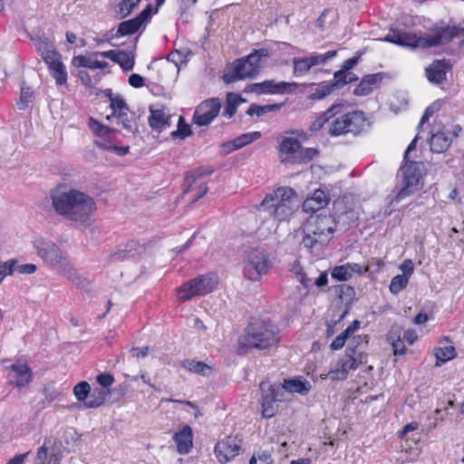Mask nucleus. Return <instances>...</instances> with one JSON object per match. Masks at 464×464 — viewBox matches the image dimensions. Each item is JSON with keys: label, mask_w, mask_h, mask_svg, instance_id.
<instances>
[{"label": "nucleus", "mask_w": 464, "mask_h": 464, "mask_svg": "<svg viewBox=\"0 0 464 464\" xmlns=\"http://www.w3.org/2000/svg\"><path fill=\"white\" fill-rule=\"evenodd\" d=\"M279 340L276 324L268 319H255L238 340V353H245L248 349L265 350L277 344Z\"/></svg>", "instance_id": "obj_3"}, {"label": "nucleus", "mask_w": 464, "mask_h": 464, "mask_svg": "<svg viewBox=\"0 0 464 464\" xmlns=\"http://www.w3.org/2000/svg\"><path fill=\"white\" fill-rule=\"evenodd\" d=\"M318 154V150L314 148H304L301 146L300 157L296 160V164L307 163L314 160Z\"/></svg>", "instance_id": "obj_53"}, {"label": "nucleus", "mask_w": 464, "mask_h": 464, "mask_svg": "<svg viewBox=\"0 0 464 464\" xmlns=\"http://www.w3.org/2000/svg\"><path fill=\"white\" fill-rule=\"evenodd\" d=\"M213 173V169L201 167L197 169L188 173L185 178V182L187 184V188L185 192L192 191L193 185L200 180L202 178L206 176H209Z\"/></svg>", "instance_id": "obj_32"}, {"label": "nucleus", "mask_w": 464, "mask_h": 464, "mask_svg": "<svg viewBox=\"0 0 464 464\" xmlns=\"http://www.w3.org/2000/svg\"><path fill=\"white\" fill-rule=\"evenodd\" d=\"M346 70L344 69H341L339 71H337L336 72H334V82H332L333 84H334V88H337V89H340L342 88L343 85H345V74H346Z\"/></svg>", "instance_id": "obj_56"}, {"label": "nucleus", "mask_w": 464, "mask_h": 464, "mask_svg": "<svg viewBox=\"0 0 464 464\" xmlns=\"http://www.w3.org/2000/svg\"><path fill=\"white\" fill-rule=\"evenodd\" d=\"M96 379L97 382L103 388L110 387L114 382V378L110 373H101Z\"/></svg>", "instance_id": "obj_57"}, {"label": "nucleus", "mask_w": 464, "mask_h": 464, "mask_svg": "<svg viewBox=\"0 0 464 464\" xmlns=\"http://www.w3.org/2000/svg\"><path fill=\"white\" fill-rule=\"evenodd\" d=\"M347 264L349 266L352 275H353V274L362 275L368 271L367 266L363 267L357 263H347Z\"/></svg>", "instance_id": "obj_61"}, {"label": "nucleus", "mask_w": 464, "mask_h": 464, "mask_svg": "<svg viewBox=\"0 0 464 464\" xmlns=\"http://www.w3.org/2000/svg\"><path fill=\"white\" fill-rule=\"evenodd\" d=\"M435 356L437 359L436 366H440L442 363L453 359L456 356V351L452 345L438 347L435 350Z\"/></svg>", "instance_id": "obj_36"}, {"label": "nucleus", "mask_w": 464, "mask_h": 464, "mask_svg": "<svg viewBox=\"0 0 464 464\" xmlns=\"http://www.w3.org/2000/svg\"><path fill=\"white\" fill-rule=\"evenodd\" d=\"M191 134L190 126L185 122V120L182 116L179 117L178 127L177 130L171 132L173 137H179L180 139H185L186 137Z\"/></svg>", "instance_id": "obj_50"}, {"label": "nucleus", "mask_w": 464, "mask_h": 464, "mask_svg": "<svg viewBox=\"0 0 464 464\" xmlns=\"http://www.w3.org/2000/svg\"><path fill=\"white\" fill-rule=\"evenodd\" d=\"M451 139L443 131L432 133L430 139V148L434 153H441L446 151L451 145Z\"/></svg>", "instance_id": "obj_29"}, {"label": "nucleus", "mask_w": 464, "mask_h": 464, "mask_svg": "<svg viewBox=\"0 0 464 464\" xmlns=\"http://www.w3.org/2000/svg\"><path fill=\"white\" fill-rule=\"evenodd\" d=\"M117 124L121 125L128 133H135L138 130L135 116L128 111L116 114Z\"/></svg>", "instance_id": "obj_33"}, {"label": "nucleus", "mask_w": 464, "mask_h": 464, "mask_svg": "<svg viewBox=\"0 0 464 464\" xmlns=\"http://www.w3.org/2000/svg\"><path fill=\"white\" fill-rule=\"evenodd\" d=\"M243 102L244 100L241 98L240 95L229 92L227 96V106L225 108L223 115L227 116V118H231L232 116H234L237 111V105H239Z\"/></svg>", "instance_id": "obj_38"}, {"label": "nucleus", "mask_w": 464, "mask_h": 464, "mask_svg": "<svg viewBox=\"0 0 464 464\" xmlns=\"http://www.w3.org/2000/svg\"><path fill=\"white\" fill-rule=\"evenodd\" d=\"M140 2V0H122L119 5L120 13L123 16H127L128 14H130L132 12V10L136 6H138Z\"/></svg>", "instance_id": "obj_55"}, {"label": "nucleus", "mask_w": 464, "mask_h": 464, "mask_svg": "<svg viewBox=\"0 0 464 464\" xmlns=\"http://www.w3.org/2000/svg\"><path fill=\"white\" fill-rule=\"evenodd\" d=\"M335 228L331 216L312 215L304 225L302 244L305 248L322 247L329 243Z\"/></svg>", "instance_id": "obj_4"}, {"label": "nucleus", "mask_w": 464, "mask_h": 464, "mask_svg": "<svg viewBox=\"0 0 464 464\" xmlns=\"http://www.w3.org/2000/svg\"><path fill=\"white\" fill-rule=\"evenodd\" d=\"M72 64L75 67H85L92 70L105 69L108 66V63L106 62L93 60L92 57H86L83 55L75 56L72 59Z\"/></svg>", "instance_id": "obj_34"}, {"label": "nucleus", "mask_w": 464, "mask_h": 464, "mask_svg": "<svg viewBox=\"0 0 464 464\" xmlns=\"http://www.w3.org/2000/svg\"><path fill=\"white\" fill-rule=\"evenodd\" d=\"M131 355L136 358H144L149 353V347L145 346L142 348L135 347L130 350Z\"/></svg>", "instance_id": "obj_62"}, {"label": "nucleus", "mask_w": 464, "mask_h": 464, "mask_svg": "<svg viewBox=\"0 0 464 464\" xmlns=\"http://www.w3.org/2000/svg\"><path fill=\"white\" fill-rule=\"evenodd\" d=\"M107 392L102 389H94L92 392H90L89 398L85 401V407L97 408L102 405L107 397Z\"/></svg>", "instance_id": "obj_37"}, {"label": "nucleus", "mask_w": 464, "mask_h": 464, "mask_svg": "<svg viewBox=\"0 0 464 464\" xmlns=\"http://www.w3.org/2000/svg\"><path fill=\"white\" fill-rule=\"evenodd\" d=\"M16 259H9L5 262H0V284L5 276H11L15 271Z\"/></svg>", "instance_id": "obj_51"}, {"label": "nucleus", "mask_w": 464, "mask_h": 464, "mask_svg": "<svg viewBox=\"0 0 464 464\" xmlns=\"http://www.w3.org/2000/svg\"><path fill=\"white\" fill-rule=\"evenodd\" d=\"M111 108L112 110V116L124 111H128V106L125 101L120 95L110 94Z\"/></svg>", "instance_id": "obj_47"}, {"label": "nucleus", "mask_w": 464, "mask_h": 464, "mask_svg": "<svg viewBox=\"0 0 464 464\" xmlns=\"http://www.w3.org/2000/svg\"><path fill=\"white\" fill-rule=\"evenodd\" d=\"M269 267L270 261L264 250L253 248L246 255L244 259V274L249 280H258L268 272Z\"/></svg>", "instance_id": "obj_11"}, {"label": "nucleus", "mask_w": 464, "mask_h": 464, "mask_svg": "<svg viewBox=\"0 0 464 464\" xmlns=\"http://www.w3.org/2000/svg\"><path fill=\"white\" fill-rule=\"evenodd\" d=\"M220 106V101L218 98L204 101L194 112L193 123L198 126L208 125L219 113Z\"/></svg>", "instance_id": "obj_16"}, {"label": "nucleus", "mask_w": 464, "mask_h": 464, "mask_svg": "<svg viewBox=\"0 0 464 464\" xmlns=\"http://www.w3.org/2000/svg\"><path fill=\"white\" fill-rule=\"evenodd\" d=\"M261 137V133L259 131H252L248 133L241 134L240 136L234 139L232 141L233 150L240 149Z\"/></svg>", "instance_id": "obj_39"}, {"label": "nucleus", "mask_w": 464, "mask_h": 464, "mask_svg": "<svg viewBox=\"0 0 464 464\" xmlns=\"http://www.w3.org/2000/svg\"><path fill=\"white\" fill-rule=\"evenodd\" d=\"M91 386L87 382H81L73 388V393L75 397L78 401H83L84 404L89 398Z\"/></svg>", "instance_id": "obj_42"}, {"label": "nucleus", "mask_w": 464, "mask_h": 464, "mask_svg": "<svg viewBox=\"0 0 464 464\" xmlns=\"http://www.w3.org/2000/svg\"><path fill=\"white\" fill-rule=\"evenodd\" d=\"M140 246L135 242L129 243L124 248L118 249L108 256V259L111 262L123 261L129 257L134 256L140 253Z\"/></svg>", "instance_id": "obj_31"}, {"label": "nucleus", "mask_w": 464, "mask_h": 464, "mask_svg": "<svg viewBox=\"0 0 464 464\" xmlns=\"http://www.w3.org/2000/svg\"><path fill=\"white\" fill-rule=\"evenodd\" d=\"M150 116L149 117V124L153 130L162 131L167 126L170 125V115L164 110L150 109Z\"/></svg>", "instance_id": "obj_25"}, {"label": "nucleus", "mask_w": 464, "mask_h": 464, "mask_svg": "<svg viewBox=\"0 0 464 464\" xmlns=\"http://www.w3.org/2000/svg\"><path fill=\"white\" fill-rule=\"evenodd\" d=\"M337 52L335 50L328 51L323 54L314 53L311 56H307L312 67L316 65L324 64L328 60L334 58L336 55Z\"/></svg>", "instance_id": "obj_46"}, {"label": "nucleus", "mask_w": 464, "mask_h": 464, "mask_svg": "<svg viewBox=\"0 0 464 464\" xmlns=\"http://www.w3.org/2000/svg\"><path fill=\"white\" fill-rule=\"evenodd\" d=\"M33 95L34 92L32 88L22 87L20 99L16 103L17 109L21 111L25 110L28 107L29 103L32 102Z\"/></svg>", "instance_id": "obj_44"}, {"label": "nucleus", "mask_w": 464, "mask_h": 464, "mask_svg": "<svg viewBox=\"0 0 464 464\" xmlns=\"http://www.w3.org/2000/svg\"><path fill=\"white\" fill-rule=\"evenodd\" d=\"M262 206L279 221L285 220L298 207L296 193L289 187L278 188L264 198Z\"/></svg>", "instance_id": "obj_5"}, {"label": "nucleus", "mask_w": 464, "mask_h": 464, "mask_svg": "<svg viewBox=\"0 0 464 464\" xmlns=\"http://www.w3.org/2000/svg\"><path fill=\"white\" fill-rule=\"evenodd\" d=\"M260 390L262 391V416L266 419L272 418L277 411L276 402L284 400L283 388L277 384L262 382Z\"/></svg>", "instance_id": "obj_13"}, {"label": "nucleus", "mask_w": 464, "mask_h": 464, "mask_svg": "<svg viewBox=\"0 0 464 464\" xmlns=\"http://www.w3.org/2000/svg\"><path fill=\"white\" fill-rule=\"evenodd\" d=\"M400 172L403 179V187L399 191L397 198H402L420 188V181L424 174V166L420 161L405 160Z\"/></svg>", "instance_id": "obj_12"}, {"label": "nucleus", "mask_w": 464, "mask_h": 464, "mask_svg": "<svg viewBox=\"0 0 464 464\" xmlns=\"http://www.w3.org/2000/svg\"><path fill=\"white\" fill-rule=\"evenodd\" d=\"M217 284L215 276L201 275L184 283L177 289L178 299L180 302H187L197 295H205L212 292Z\"/></svg>", "instance_id": "obj_10"}, {"label": "nucleus", "mask_w": 464, "mask_h": 464, "mask_svg": "<svg viewBox=\"0 0 464 464\" xmlns=\"http://www.w3.org/2000/svg\"><path fill=\"white\" fill-rule=\"evenodd\" d=\"M29 454L30 451L25 452L24 454L16 455L15 457L9 459L6 464H23Z\"/></svg>", "instance_id": "obj_63"}, {"label": "nucleus", "mask_w": 464, "mask_h": 464, "mask_svg": "<svg viewBox=\"0 0 464 464\" xmlns=\"http://www.w3.org/2000/svg\"><path fill=\"white\" fill-rule=\"evenodd\" d=\"M50 198L54 211L75 226L88 227L96 214L94 199L78 189L57 188L51 190Z\"/></svg>", "instance_id": "obj_1"}, {"label": "nucleus", "mask_w": 464, "mask_h": 464, "mask_svg": "<svg viewBox=\"0 0 464 464\" xmlns=\"http://www.w3.org/2000/svg\"><path fill=\"white\" fill-rule=\"evenodd\" d=\"M267 49L255 50L249 55L237 60L232 66V71L224 75V81L227 83L237 80L253 78L259 73L262 59L268 57Z\"/></svg>", "instance_id": "obj_7"}, {"label": "nucleus", "mask_w": 464, "mask_h": 464, "mask_svg": "<svg viewBox=\"0 0 464 464\" xmlns=\"http://www.w3.org/2000/svg\"><path fill=\"white\" fill-rule=\"evenodd\" d=\"M329 202V198L322 189H316L311 197H308L303 202V209L304 212H315L324 208Z\"/></svg>", "instance_id": "obj_23"}, {"label": "nucleus", "mask_w": 464, "mask_h": 464, "mask_svg": "<svg viewBox=\"0 0 464 464\" xmlns=\"http://www.w3.org/2000/svg\"><path fill=\"white\" fill-rule=\"evenodd\" d=\"M129 83L135 88H140L144 85V79L140 74L133 73L129 77Z\"/></svg>", "instance_id": "obj_60"}, {"label": "nucleus", "mask_w": 464, "mask_h": 464, "mask_svg": "<svg viewBox=\"0 0 464 464\" xmlns=\"http://www.w3.org/2000/svg\"><path fill=\"white\" fill-rule=\"evenodd\" d=\"M367 125V120L362 111H352L342 114L329 122L328 133L331 136H340L346 133L358 135Z\"/></svg>", "instance_id": "obj_8"}, {"label": "nucleus", "mask_w": 464, "mask_h": 464, "mask_svg": "<svg viewBox=\"0 0 464 464\" xmlns=\"http://www.w3.org/2000/svg\"><path fill=\"white\" fill-rule=\"evenodd\" d=\"M334 89V84L332 82H323L316 88L315 92L310 95L313 100H321L329 95Z\"/></svg>", "instance_id": "obj_45"}, {"label": "nucleus", "mask_w": 464, "mask_h": 464, "mask_svg": "<svg viewBox=\"0 0 464 464\" xmlns=\"http://www.w3.org/2000/svg\"><path fill=\"white\" fill-rule=\"evenodd\" d=\"M177 443L179 453L187 454L192 448V430L189 426H185L182 430L177 432L174 436Z\"/></svg>", "instance_id": "obj_27"}, {"label": "nucleus", "mask_w": 464, "mask_h": 464, "mask_svg": "<svg viewBox=\"0 0 464 464\" xmlns=\"http://www.w3.org/2000/svg\"><path fill=\"white\" fill-rule=\"evenodd\" d=\"M294 73L295 76H302L309 72L312 68V64L308 57L294 58Z\"/></svg>", "instance_id": "obj_41"}, {"label": "nucleus", "mask_w": 464, "mask_h": 464, "mask_svg": "<svg viewBox=\"0 0 464 464\" xmlns=\"http://www.w3.org/2000/svg\"><path fill=\"white\" fill-rule=\"evenodd\" d=\"M351 353H347L339 359V365L342 366V370H330L327 375L334 381L345 380L351 370L358 368L359 364L362 363V358L358 360L357 352L350 348Z\"/></svg>", "instance_id": "obj_19"}, {"label": "nucleus", "mask_w": 464, "mask_h": 464, "mask_svg": "<svg viewBox=\"0 0 464 464\" xmlns=\"http://www.w3.org/2000/svg\"><path fill=\"white\" fill-rule=\"evenodd\" d=\"M32 40L56 83L59 85L65 84L67 82L66 68L61 61V55L56 51L53 43L44 35L33 36Z\"/></svg>", "instance_id": "obj_6"}, {"label": "nucleus", "mask_w": 464, "mask_h": 464, "mask_svg": "<svg viewBox=\"0 0 464 464\" xmlns=\"http://www.w3.org/2000/svg\"><path fill=\"white\" fill-rule=\"evenodd\" d=\"M400 269L402 271L401 276H405L408 279L411 276L414 271V266L411 259L404 260L401 266Z\"/></svg>", "instance_id": "obj_58"}, {"label": "nucleus", "mask_w": 464, "mask_h": 464, "mask_svg": "<svg viewBox=\"0 0 464 464\" xmlns=\"http://www.w3.org/2000/svg\"><path fill=\"white\" fill-rule=\"evenodd\" d=\"M150 14L151 6L148 5L135 18L120 23L116 33L112 34V38H119L135 34L144 23L149 21Z\"/></svg>", "instance_id": "obj_18"}, {"label": "nucleus", "mask_w": 464, "mask_h": 464, "mask_svg": "<svg viewBox=\"0 0 464 464\" xmlns=\"http://www.w3.org/2000/svg\"><path fill=\"white\" fill-rule=\"evenodd\" d=\"M242 440L237 436H227L218 441L214 453L220 464H226L239 455Z\"/></svg>", "instance_id": "obj_15"}, {"label": "nucleus", "mask_w": 464, "mask_h": 464, "mask_svg": "<svg viewBox=\"0 0 464 464\" xmlns=\"http://www.w3.org/2000/svg\"><path fill=\"white\" fill-rule=\"evenodd\" d=\"M331 275L333 278L338 281H347L353 276L348 264L334 267Z\"/></svg>", "instance_id": "obj_43"}, {"label": "nucleus", "mask_w": 464, "mask_h": 464, "mask_svg": "<svg viewBox=\"0 0 464 464\" xmlns=\"http://www.w3.org/2000/svg\"><path fill=\"white\" fill-rule=\"evenodd\" d=\"M56 440L50 437L44 440V444L38 449L35 464H60L62 453L53 449Z\"/></svg>", "instance_id": "obj_20"}, {"label": "nucleus", "mask_w": 464, "mask_h": 464, "mask_svg": "<svg viewBox=\"0 0 464 464\" xmlns=\"http://www.w3.org/2000/svg\"><path fill=\"white\" fill-rule=\"evenodd\" d=\"M92 55L94 57L108 58L118 63L123 71L132 70L134 66V54L131 53L110 50L105 52H96Z\"/></svg>", "instance_id": "obj_21"}, {"label": "nucleus", "mask_w": 464, "mask_h": 464, "mask_svg": "<svg viewBox=\"0 0 464 464\" xmlns=\"http://www.w3.org/2000/svg\"><path fill=\"white\" fill-rule=\"evenodd\" d=\"M280 108H281V104H266V105L251 104L246 111V114H248L249 116L256 115L257 117H260L268 112L279 110Z\"/></svg>", "instance_id": "obj_40"}, {"label": "nucleus", "mask_w": 464, "mask_h": 464, "mask_svg": "<svg viewBox=\"0 0 464 464\" xmlns=\"http://www.w3.org/2000/svg\"><path fill=\"white\" fill-rule=\"evenodd\" d=\"M343 105L341 103L332 105L326 111L319 115L310 125L312 131L320 130L325 123H329L330 120L337 114L342 113Z\"/></svg>", "instance_id": "obj_26"}, {"label": "nucleus", "mask_w": 464, "mask_h": 464, "mask_svg": "<svg viewBox=\"0 0 464 464\" xmlns=\"http://www.w3.org/2000/svg\"><path fill=\"white\" fill-rule=\"evenodd\" d=\"M446 64L441 61H435L426 68V75L430 82L441 83L446 80Z\"/></svg>", "instance_id": "obj_30"}, {"label": "nucleus", "mask_w": 464, "mask_h": 464, "mask_svg": "<svg viewBox=\"0 0 464 464\" xmlns=\"http://www.w3.org/2000/svg\"><path fill=\"white\" fill-rule=\"evenodd\" d=\"M33 246L45 264L68 274L73 269L71 263L63 256L60 247L53 241L40 237L34 240Z\"/></svg>", "instance_id": "obj_9"}, {"label": "nucleus", "mask_w": 464, "mask_h": 464, "mask_svg": "<svg viewBox=\"0 0 464 464\" xmlns=\"http://www.w3.org/2000/svg\"><path fill=\"white\" fill-rule=\"evenodd\" d=\"M37 267L34 264H24V265H17L15 270L18 271L20 274H27L31 275L34 274L36 271Z\"/></svg>", "instance_id": "obj_59"}, {"label": "nucleus", "mask_w": 464, "mask_h": 464, "mask_svg": "<svg viewBox=\"0 0 464 464\" xmlns=\"http://www.w3.org/2000/svg\"><path fill=\"white\" fill-rule=\"evenodd\" d=\"M409 279L405 276L398 275L394 276L390 284V290L393 294H397L406 287Z\"/></svg>", "instance_id": "obj_52"}, {"label": "nucleus", "mask_w": 464, "mask_h": 464, "mask_svg": "<svg viewBox=\"0 0 464 464\" xmlns=\"http://www.w3.org/2000/svg\"><path fill=\"white\" fill-rule=\"evenodd\" d=\"M367 343H368V341H367V336L366 335H364V336H362V335L354 336L350 341L349 346H348L346 352L351 353L350 348H353V349H354L357 352V355H359L360 358H362V352L360 351V350H357V348H359V347L362 348L363 345L367 344Z\"/></svg>", "instance_id": "obj_54"}, {"label": "nucleus", "mask_w": 464, "mask_h": 464, "mask_svg": "<svg viewBox=\"0 0 464 464\" xmlns=\"http://www.w3.org/2000/svg\"><path fill=\"white\" fill-rule=\"evenodd\" d=\"M296 133L294 130L287 131L280 139L278 152L283 163L296 164V160L300 157L302 145L298 138L295 136Z\"/></svg>", "instance_id": "obj_14"}, {"label": "nucleus", "mask_w": 464, "mask_h": 464, "mask_svg": "<svg viewBox=\"0 0 464 464\" xmlns=\"http://www.w3.org/2000/svg\"><path fill=\"white\" fill-rule=\"evenodd\" d=\"M444 102L442 100H437L434 102H432L424 111L423 116L420 119L419 128H420L424 123H426L429 119L437 111H439Z\"/></svg>", "instance_id": "obj_48"}, {"label": "nucleus", "mask_w": 464, "mask_h": 464, "mask_svg": "<svg viewBox=\"0 0 464 464\" xmlns=\"http://www.w3.org/2000/svg\"><path fill=\"white\" fill-rule=\"evenodd\" d=\"M182 366L188 371L201 376H208L212 371V368L208 364L189 359L183 361Z\"/></svg>", "instance_id": "obj_35"}, {"label": "nucleus", "mask_w": 464, "mask_h": 464, "mask_svg": "<svg viewBox=\"0 0 464 464\" xmlns=\"http://www.w3.org/2000/svg\"><path fill=\"white\" fill-rule=\"evenodd\" d=\"M358 59L359 57L358 56H354L353 58H350L348 60H346L342 68L346 70V71H350L353 66H355L358 63Z\"/></svg>", "instance_id": "obj_64"}, {"label": "nucleus", "mask_w": 464, "mask_h": 464, "mask_svg": "<svg viewBox=\"0 0 464 464\" xmlns=\"http://www.w3.org/2000/svg\"><path fill=\"white\" fill-rule=\"evenodd\" d=\"M381 81L382 76L379 73L366 75L356 86V88L353 91V93L357 96H366L370 94L374 90V88L378 86Z\"/></svg>", "instance_id": "obj_24"}, {"label": "nucleus", "mask_w": 464, "mask_h": 464, "mask_svg": "<svg viewBox=\"0 0 464 464\" xmlns=\"http://www.w3.org/2000/svg\"><path fill=\"white\" fill-rule=\"evenodd\" d=\"M296 86L297 84L295 82H276L273 80H270L252 84L251 90L258 93H285L291 92L293 89L296 88Z\"/></svg>", "instance_id": "obj_22"}, {"label": "nucleus", "mask_w": 464, "mask_h": 464, "mask_svg": "<svg viewBox=\"0 0 464 464\" xmlns=\"http://www.w3.org/2000/svg\"><path fill=\"white\" fill-rule=\"evenodd\" d=\"M456 37H464V27L449 25L441 21L436 23L422 36L406 32H393L385 37V41L401 46L427 49L447 44Z\"/></svg>", "instance_id": "obj_2"}, {"label": "nucleus", "mask_w": 464, "mask_h": 464, "mask_svg": "<svg viewBox=\"0 0 464 464\" xmlns=\"http://www.w3.org/2000/svg\"><path fill=\"white\" fill-rule=\"evenodd\" d=\"M283 388V395L285 392H296L302 395L307 394L311 389L310 382L301 378L290 379L285 381L284 384H279Z\"/></svg>", "instance_id": "obj_28"}, {"label": "nucleus", "mask_w": 464, "mask_h": 464, "mask_svg": "<svg viewBox=\"0 0 464 464\" xmlns=\"http://www.w3.org/2000/svg\"><path fill=\"white\" fill-rule=\"evenodd\" d=\"M8 369H10L11 372L7 375V382L12 386L22 388L30 383L33 380L31 369L24 360H18Z\"/></svg>", "instance_id": "obj_17"}, {"label": "nucleus", "mask_w": 464, "mask_h": 464, "mask_svg": "<svg viewBox=\"0 0 464 464\" xmlns=\"http://www.w3.org/2000/svg\"><path fill=\"white\" fill-rule=\"evenodd\" d=\"M89 127L97 136L101 138H105L111 131H113V130L102 125L92 117L89 119Z\"/></svg>", "instance_id": "obj_49"}]
</instances>
